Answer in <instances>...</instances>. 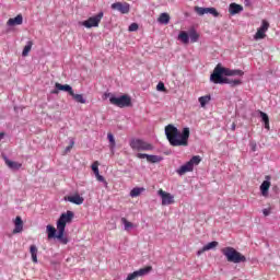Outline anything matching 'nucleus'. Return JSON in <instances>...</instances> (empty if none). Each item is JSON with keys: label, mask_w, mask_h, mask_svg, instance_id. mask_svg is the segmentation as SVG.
<instances>
[{"label": "nucleus", "mask_w": 280, "mask_h": 280, "mask_svg": "<svg viewBox=\"0 0 280 280\" xmlns=\"http://www.w3.org/2000/svg\"><path fill=\"white\" fill-rule=\"evenodd\" d=\"M221 253L230 264H244L246 261V256L233 247H225L221 249Z\"/></svg>", "instance_id": "nucleus-5"}, {"label": "nucleus", "mask_w": 280, "mask_h": 280, "mask_svg": "<svg viewBox=\"0 0 280 280\" xmlns=\"http://www.w3.org/2000/svg\"><path fill=\"white\" fill-rule=\"evenodd\" d=\"M269 189H270V176L267 175L265 177V180L260 185V194H261V196H264L266 198L268 196Z\"/></svg>", "instance_id": "nucleus-15"}, {"label": "nucleus", "mask_w": 280, "mask_h": 280, "mask_svg": "<svg viewBox=\"0 0 280 280\" xmlns=\"http://www.w3.org/2000/svg\"><path fill=\"white\" fill-rule=\"evenodd\" d=\"M198 101H199L201 108H205V106H207V104H209V102H211V95L200 96Z\"/></svg>", "instance_id": "nucleus-29"}, {"label": "nucleus", "mask_w": 280, "mask_h": 280, "mask_svg": "<svg viewBox=\"0 0 280 280\" xmlns=\"http://www.w3.org/2000/svg\"><path fill=\"white\" fill-rule=\"evenodd\" d=\"M120 222L124 224L125 231H131V229L135 226L132 222L128 221V219L124 217L120 219Z\"/></svg>", "instance_id": "nucleus-28"}, {"label": "nucleus", "mask_w": 280, "mask_h": 280, "mask_svg": "<svg viewBox=\"0 0 280 280\" xmlns=\"http://www.w3.org/2000/svg\"><path fill=\"white\" fill-rule=\"evenodd\" d=\"M195 12L199 16H205V14H211L212 16H214V19H218V16H220V12H218V9L213 7H195Z\"/></svg>", "instance_id": "nucleus-9"}, {"label": "nucleus", "mask_w": 280, "mask_h": 280, "mask_svg": "<svg viewBox=\"0 0 280 280\" xmlns=\"http://www.w3.org/2000/svg\"><path fill=\"white\" fill-rule=\"evenodd\" d=\"M270 23L268 21L262 20L261 26L257 30L256 34L254 35L255 40H262L266 37V31L269 30Z\"/></svg>", "instance_id": "nucleus-12"}, {"label": "nucleus", "mask_w": 280, "mask_h": 280, "mask_svg": "<svg viewBox=\"0 0 280 280\" xmlns=\"http://www.w3.org/2000/svg\"><path fill=\"white\" fill-rule=\"evenodd\" d=\"M252 152H257V143L250 142Z\"/></svg>", "instance_id": "nucleus-40"}, {"label": "nucleus", "mask_w": 280, "mask_h": 280, "mask_svg": "<svg viewBox=\"0 0 280 280\" xmlns=\"http://www.w3.org/2000/svg\"><path fill=\"white\" fill-rule=\"evenodd\" d=\"M262 213H264L265 217L270 215V209H264Z\"/></svg>", "instance_id": "nucleus-43"}, {"label": "nucleus", "mask_w": 280, "mask_h": 280, "mask_svg": "<svg viewBox=\"0 0 280 280\" xmlns=\"http://www.w3.org/2000/svg\"><path fill=\"white\" fill-rule=\"evenodd\" d=\"M4 137V133H0V141H1V139Z\"/></svg>", "instance_id": "nucleus-47"}, {"label": "nucleus", "mask_w": 280, "mask_h": 280, "mask_svg": "<svg viewBox=\"0 0 280 280\" xmlns=\"http://www.w3.org/2000/svg\"><path fill=\"white\" fill-rule=\"evenodd\" d=\"M164 132L168 143L173 145V148H187V145H189V127H185L182 132H179L178 128L171 124L165 127Z\"/></svg>", "instance_id": "nucleus-3"}, {"label": "nucleus", "mask_w": 280, "mask_h": 280, "mask_svg": "<svg viewBox=\"0 0 280 280\" xmlns=\"http://www.w3.org/2000/svg\"><path fill=\"white\" fill-rule=\"evenodd\" d=\"M177 40H180L184 45H189V33L185 31L179 32Z\"/></svg>", "instance_id": "nucleus-20"}, {"label": "nucleus", "mask_w": 280, "mask_h": 280, "mask_svg": "<svg viewBox=\"0 0 280 280\" xmlns=\"http://www.w3.org/2000/svg\"><path fill=\"white\" fill-rule=\"evenodd\" d=\"M235 128H236V125H235V122H233L231 126V130L235 131Z\"/></svg>", "instance_id": "nucleus-45"}, {"label": "nucleus", "mask_w": 280, "mask_h": 280, "mask_svg": "<svg viewBox=\"0 0 280 280\" xmlns=\"http://www.w3.org/2000/svg\"><path fill=\"white\" fill-rule=\"evenodd\" d=\"M70 96L72 97V100H74V102H77V104H86V98L84 97V94H75V92H72Z\"/></svg>", "instance_id": "nucleus-21"}, {"label": "nucleus", "mask_w": 280, "mask_h": 280, "mask_svg": "<svg viewBox=\"0 0 280 280\" xmlns=\"http://www.w3.org/2000/svg\"><path fill=\"white\" fill-rule=\"evenodd\" d=\"M219 244L218 241H212L203 246V250H213V248H218Z\"/></svg>", "instance_id": "nucleus-32"}, {"label": "nucleus", "mask_w": 280, "mask_h": 280, "mask_svg": "<svg viewBox=\"0 0 280 280\" xmlns=\"http://www.w3.org/2000/svg\"><path fill=\"white\" fill-rule=\"evenodd\" d=\"M241 12H244V7L241 4H237L235 2H232L229 5V13L231 14V16H235V14H240Z\"/></svg>", "instance_id": "nucleus-16"}, {"label": "nucleus", "mask_w": 280, "mask_h": 280, "mask_svg": "<svg viewBox=\"0 0 280 280\" xmlns=\"http://www.w3.org/2000/svg\"><path fill=\"white\" fill-rule=\"evenodd\" d=\"M104 19V12H98V14L89 18L88 20L82 22L83 27L91 30V27H100V23Z\"/></svg>", "instance_id": "nucleus-8"}, {"label": "nucleus", "mask_w": 280, "mask_h": 280, "mask_svg": "<svg viewBox=\"0 0 280 280\" xmlns=\"http://www.w3.org/2000/svg\"><path fill=\"white\" fill-rule=\"evenodd\" d=\"M139 278V275L137 273V271H133L132 273H129L126 278V280H135Z\"/></svg>", "instance_id": "nucleus-34"}, {"label": "nucleus", "mask_w": 280, "mask_h": 280, "mask_svg": "<svg viewBox=\"0 0 280 280\" xmlns=\"http://www.w3.org/2000/svg\"><path fill=\"white\" fill-rule=\"evenodd\" d=\"M30 253L34 264H38V247L36 245H31Z\"/></svg>", "instance_id": "nucleus-22"}, {"label": "nucleus", "mask_w": 280, "mask_h": 280, "mask_svg": "<svg viewBox=\"0 0 280 280\" xmlns=\"http://www.w3.org/2000/svg\"><path fill=\"white\" fill-rule=\"evenodd\" d=\"M147 161H148V163H161V161H163V156L149 154Z\"/></svg>", "instance_id": "nucleus-31"}, {"label": "nucleus", "mask_w": 280, "mask_h": 280, "mask_svg": "<svg viewBox=\"0 0 280 280\" xmlns=\"http://www.w3.org/2000/svg\"><path fill=\"white\" fill-rule=\"evenodd\" d=\"M13 233H23V219L21 217H16L14 220Z\"/></svg>", "instance_id": "nucleus-19"}, {"label": "nucleus", "mask_w": 280, "mask_h": 280, "mask_svg": "<svg viewBox=\"0 0 280 280\" xmlns=\"http://www.w3.org/2000/svg\"><path fill=\"white\" fill-rule=\"evenodd\" d=\"M112 10H116L120 12V14H129L130 13V3L128 2H115L110 5Z\"/></svg>", "instance_id": "nucleus-11"}, {"label": "nucleus", "mask_w": 280, "mask_h": 280, "mask_svg": "<svg viewBox=\"0 0 280 280\" xmlns=\"http://www.w3.org/2000/svg\"><path fill=\"white\" fill-rule=\"evenodd\" d=\"M2 159H4V163L8 166V168L12 170L13 172H18L20 167H23V164L8 159L7 155H2Z\"/></svg>", "instance_id": "nucleus-14"}, {"label": "nucleus", "mask_w": 280, "mask_h": 280, "mask_svg": "<svg viewBox=\"0 0 280 280\" xmlns=\"http://www.w3.org/2000/svg\"><path fill=\"white\" fill-rule=\"evenodd\" d=\"M34 43L32 40H28L22 51V56H28L30 51H32V47H33Z\"/></svg>", "instance_id": "nucleus-30"}, {"label": "nucleus", "mask_w": 280, "mask_h": 280, "mask_svg": "<svg viewBox=\"0 0 280 280\" xmlns=\"http://www.w3.org/2000/svg\"><path fill=\"white\" fill-rule=\"evenodd\" d=\"M188 36L190 38V43H198V40L200 39V35L198 34V32L195 31V28H191L189 31Z\"/></svg>", "instance_id": "nucleus-24"}, {"label": "nucleus", "mask_w": 280, "mask_h": 280, "mask_svg": "<svg viewBox=\"0 0 280 280\" xmlns=\"http://www.w3.org/2000/svg\"><path fill=\"white\" fill-rule=\"evenodd\" d=\"M136 272L138 273V277H145V275H150V272H152V266H147L144 268L136 270Z\"/></svg>", "instance_id": "nucleus-25"}, {"label": "nucleus", "mask_w": 280, "mask_h": 280, "mask_svg": "<svg viewBox=\"0 0 280 280\" xmlns=\"http://www.w3.org/2000/svg\"><path fill=\"white\" fill-rule=\"evenodd\" d=\"M104 97L105 100L109 98V104H113V106H117L118 108H130V106H132V97L128 94L115 96L113 93H105Z\"/></svg>", "instance_id": "nucleus-4"}, {"label": "nucleus", "mask_w": 280, "mask_h": 280, "mask_svg": "<svg viewBox=\"0 0 280 280\" xmlns=\"http://www.w3.org/2000/svg\"><path fill=\"white\" fill-rule=\"evenodd\" d=\"M96 179L98 180V183H105V185H106V179L104 178V176L98 175V176H96Z\"/></svg>", "instance_id": "nucleus-41"}, {"label": "nucleus", "mask_w": 280, "mask_h": 280, "mask_svg": "<svg viewBox=\"0 0 280 280\" xmlns=\"http://www.w3.org/2000/svg\"><path fill=\"white\" fill-rule=\"evenodd\" d=\"M7 25H9V27H14L15 25H23V15L18 14L15 18L9 19Z\"/></svg>", "instance_id": "nucleus-18"}, {"label": "nucleus", "mask_w": 280, "mask_h": 280, "mask_svg": "<svg viewBox=\"0 0 280 280\" xmlns=\"http://www.w3.org/2000/svg\"><path fill=\"white\" fill-rule=\"evenodd\" d=\"M158 196L161 197L163 207H167V205H174V197L172 196V194L160 189L158 191Z\"/></svg>", "instance_id": "nucleus-13"}, {"label": "nucleus", "mask_w": 280, "mask_h": 280, "mask_svg": "<svg viewBox=\"0 0 280 280\" xmlns=\"http://www.w3.org/2000/svg\"><path fill=\"white\" fill-rule=\"evenodd\" d=\"M202 159H200V155H194L188 162H186L177 170V174L183 176L187 174V172H194V165H199Z\"/></svg>", "instance_id": "nucleus-6"}, {"label": "nucleus", "mask_w": 280, "mask_h": 280, "mask_svg": "<svg viewBox=\"0 0 280 280\" xmlns=\"http://www.w3.org/2000/svg\"><path fill=\"white\" fill-rule=\"evenodd\" d=\"M100 163L98 162H94L93 164H92V172H98L100 171Z\"/></svg>", "instance_id": "nucleus-37"}, {"label": "nucleus", "mask_w": 280, "mask_h": 280, "mask_svg": "<svg viewBox=\"0 0 280 280\" xmlns=\"http://www.w3.org/2000/svg\"><path fill=\"white\" fill-rule=\"evenodd\" d=\"M65 200L71 202L72 205H82L84 202V197H81L79 194L73 196L65 197Z\"/></svg>", "instance_id": "nucleus-17"}, {"label": "nucleus", "mask_w": 280, "mask_h": 280, "mask_svg": "<svg viewBox=\"0 0 280 280\" xmlns=\"http://www.w3.org/2000/svg\"><path fill=\"white\" fill-rule=\"evenodd\" d=\"M130 148L132 150L144 151V152L154 150V145H152V144H150L147 141L141 140V139H132L130 141Z\"/></svg>", "instance_id": "nucleus-7"}, {"label": "nucleus", "mask_w": 280, "mask_h": 280, "mask_svg": "<svg viewBox=\"0 0 280 280\" xmlns=\"http://www.w3.org/2000/svg\"><path fill=\"white\" fill-rule=\"evenodd\" d=\"M158 21H159V23H161V25H167L170 23V14L161 13Z\"/></svg>", "instance_id": "nucleus-26"}, {"label": "nucleus", "mask_w": 280, "mask_h": 280, "mask_svg": "<svg viewBox=\"0 0 280 280\" xmlns=\"http://www.w3.org/2000/svg\"><path fill=\"white\" fill-rule=\"evenodd\" d=\"M73 145H75V141L70 140V145L66 148V152H71V149L73 148Z\"/></svg>", "instance_id": "nucleus-38"}, {"label": "nucleus", "mask_w": 280, "mask_h": 280, "mask_svg": "<svg viewBox=\"0 0 280 280\" xmlns=\"http://www.w3.org/2000/svg\"><path fill=\"white\" fill-rule=\"evenodd\" d=\"M107 139L109 141V149L114 153L115 152V148L117 145V143L115 142V136L109 132V133H107Z\"/></svg>", "instance_id": "nucleus-27"}, {"label": "nucleus", "mask_w": 280, "mask_h": 280, "mask_svg": "<svg viewBox=\"0 0 280 280\" xmlns=\"http://www.w3.org/2000/svg\"><path fill=\"white\" fill-rule=\"evenodd\" d=\"M202 253H207V249H205V247H202L201 249H199L197 252V256L200 257V255H202Z\"/></svg>", "instance_id": "nucleus-42"}, {"label": "nucleus", "mask_w": 280, "mask_h": 280, "mask_svg": "<svg viewBox=\"0 0 280 280\" xmlns=\"http://www.w3.org/2000/svg\"><path fill=\"white\" fill-rule=\"evenodd\" d=\"M94 174L96 177L100 176V171H96Z\"/></svg>", "instance_id": "nucleus-46"}, {"label": "nucleus", "mask_w": 280, "mask_h": 280, "mask_svg": "<svg viewBox=\"0 0 280 280\" xmlns=\"http://www.w3.org/2000/svg\"><path fill=\"white\" fill-rule=\"evenodd\" d=\"M73 218H75V213L68 210L67 212L61 213L57 220V230L54 225H47L46 233L48 235V240H58V242L63 245L69 244V237L65 235V231L67 229V224H71V222H73Z\"/></svg>", "instance_id": "nucleus-1"}, {"label": "nucleus", "mask_w": 280, "mask_h": 280, "mask_svg": "<svg viewBox=\"0 0 280 280\" xmlns=\"http://www.w3.org/2000/svg\"><path fill=\"white\" fill-rule=\"evenodd\" d=\"M156 91H165V83L163 82H159L158 85H156Z\"/></svg>", "instance_id": "nucleus-36"}, {"label": "nucleus", "mask_w": 280, "mask_h": 280, "mask_svg": "<svg viewBox=\"0 0 280 280\" xmlns=\"http://www.w3.org/2000/svg\"><path fill=\"white\" fill-rule=\"evenodd\" d=\"M272 191H276V194H278L279 192V186H273Z\"/></svg>", "instance_id": "nucleus-44"}, {"label": "nucleus", "mask_w": 280, "mask_h": 280, "mask_svg": "<svg viewBox=\"0 0 280 280\" xmlns=\"http://www.w3.org/2000/svg\"><path fill=\"white\" fill-rule=\"evenodd\" d=\"M231 75H238L242 78V75H244V71L231 70L222 67V63H218L210 75V82H213V84H230L232 89L242 85V79H231L229 78Z\"/></svg>", "instance_id": "nucleus-2"}, {"label": "nucleus", "mask_w": 280, "mask_h": 280, "mask_svg": "<svg viewBox=\"0 0 280 280\" xmlns=\"http://www.w3.org/2000/svg\"><path fill=\"white\" fill-rule=\"evenodd\" d=\"M261 121L265 124L266 130H270V118L268 117V114L264 112H259Z\"/></svg>", "instance_id": "nucleus-23"}, {"label": "nucleus", "mask_w": 280, "mask_h": 280, "mask_svg": "<svg viewBox=\"0 0 280 280\" xmlns=\"http://www.w3.org/2000/svg\"><path fill=\"white\" fill-rule=\"evenodd\" d=\"M60 91L63 93H68L69 95H73V88L69 84L55 83V89L50 92L51 95H58Z\"/></svg>", "instance_id": "nucleus-10"}, {"label": "nucleus", "mask_w": 280, "mask_h": 280, "mask_svg": "<svg viewBox=\"0 0 280 280\" xmlns=\"http://www.w3.org/2000/svg\"><path fill=\"white\" fill-rule=\"evenodd\" d=\"M143 191V188L136 187L131 189L130 196L131 198H137L138 196H141V192Z\"/></svg>", "instance_id": "nucleus-33"}, {"label": "nucleus", "mask_w": 280, "mask_h": 280, "mask_svg": "<svg viewBox=\"0 0 280 280\" xmlns=\"http://www.w3.org/2000/svg\"><path fill=\"white\" fill-rule=\"evenodd\" d=\"M148 156H150V154H148V153H138L137 154V159H147V161H148Z\"/></svg>", "instance_id": "nucleus-39"}, {"label": "nucleus", "mask_w": 280, "mask_h": 280, "mask_svg": "<svg viewBox=\"0 0 280 280\" xmlns=\"http://www.w3.org/2000/svg\"><path fill=\"white\" fill-rule=\"evenodd\" d=\"M137 30H139V24L137 23H131L129 25V32H137Z\"/></svg>", "instance_id": "nucleus-35"}]
</instances>
